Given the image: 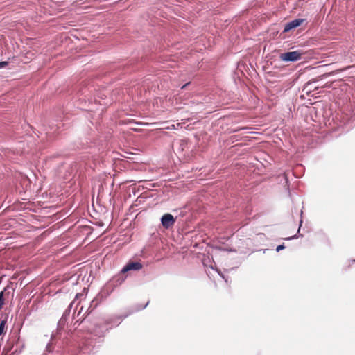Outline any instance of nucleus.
I'll return each instance as SVG.
<instances>
[{"label": "nucleus", "mask_w": 355, "mask_h": 355, "mask_svg": "<svg viewBox=\"0 0 355 355\" xmlns=\"http://www.w3.org/2000/svg\"><path fill=\"white\" fill-rule=\"evenodd\" d=\"M162 225L166 229L172 227L175 223V218L171 214H165L161 219Z\"/></svg>", "instance_id": "2"}, {"label": "nucleus", "mask_w": 355, "mask_h": 355, "mask_svg": "<svg viewBox=\"0 0 355 355\" xmlns=\"http://www.w3.org/2000/svg\"><path fill=\"white\" fill-rule=\"evenodd\" d=\"M90 313V311H89V309H87L83 314L82 317H81V319H82V321L86 318V316Z\"/></svg>", "instance_id": "9"}, {"label": "nucleus", "mask_w": 355, "mask_h": 355, "mask_svg": "<svg viewBox=\"0 0 355 355\" xmlns=\"http://www.w3.org/2000/svg\"><path fill=\"white\" fill-rule=\"evenodd\" d=\"M302 53L298 51H289L280 55V59L284 62H295L302 58Z\"/></svg>", "instance_id": "1"}, {"label": "nucleus", "mask_w": 355, "mask_h": 355, "mask_svg": "<svg viewBox=\"0 0 355 355\" xmlns=\"http://www.w3.org/2000/svg\"><path fill=\"white\" fill-rule=\"evenodd\" d=\"M6 62H0V65H1V66L6 65Z\"/></svg>", "instance_id": "12"}, {"label": "nucleus", "mask_w": 355, "mask_h": 355, "mask_svg": "<svg viewBox=\"0 0 355 355\" xmlns=\"http://www.w3.org/2000/svg\"><path fill=\"white\" fill-rule=\"evenodd\" d=\"M6 320H2L0 323V336L4 334L6 329Z\"/></svg>", "instance_id": "7"}, {"label": "nucleus", "mask_w": 355, "mask_h": 355, "mask_svg": "<svg viewBox=\"0 0 355 355\" xmlns=\"http://www.w3.org/2000/svg\"><path fill=\"white\" fill-rule=\"evenodd\" d=\"M143 266L140 262H129L121 270L122 273H125L130 270H139Z\"/></svg>", "instance_id": "3"}, {"label": "nucleus", "mask_w": 355, "mask_h": 355, "mask_svg": "<svg viewBox=\"0 0 355 355\" xmlns=\"http://www.w3.org/2000/svg\"><path fill=\"white\" fill-rule=\"evenodd\" d=\"M332 73H328L322 74V75H321V76H320L317 77L316 78L313 79L311 81H309V82L308 83V85L311 84L312 82H313V83H314V82H316V81H318V80H321V79H322V78H323L327 77V76H329L331 75Z\"/></svg>", "instance_id": "6"}, {"label": "nucleus", "mask_w": 355, "mask_h": 355, "mask_svg": "<svg viewBox=\"0 0 355 355\" xmlns=\"http://www.w3.org/2000/svg\"><path fill=\"white\" fill-rule=\"evenodd\" d=\"M304 19H296L291 21V22L286 24L284 32H288L293 28L300 26L304 22Z\"/></svg>", "instance_id": "4"}, {"label": "nucleus", "mask_w": 355, "mask_h": 355, "mask_svg": "<svg viewBox=\"0 0 355 355\" xmlns=\"http://www.w3.org/2000/svg\"><path fill=\"white\" fill-rule=\"evenodd\" d=\"M4 304L3 292L0 293V310L2 309Z\"/></svg>", "instance_id": "8"}, {"label": "nucleus", "mask_w": 355, "mask_h": 355, "mask_svg": "<svg viewBox=\"0 0 355 355\" xmlns=\"http://www.w3.org/2000/svg\"><path fill=\"white\" fill-rule=\"evenodd\" d=\"M83 312H84L83 307L81 306L80 309L79 310L78 313V316H79Z\"/></svg>", "instance_id": "11"}, {"label": "nucleus", "mask_w": 355, "mask_h": 355, "mask_svg": "<svg viewBox=\"0 0 355 355\" xmlns=\"http://www.w3.org/2000/svg\"><path fill=\"white\" fill-rule=\"evenodd\" d=\"M285 248L284 245H279L277 247V252H279L281 250H283Z\"/></svg>", "instance_id": "10"}, {"label": "nucleus", "mask_w": 355, "mask_h": 355, "mask_svg": "<svg viewBox=\"0 0 355 355\" xmlns=\"http://www.w3.org/2000/svg\"><path fill=\"white\" fill-rule=\"evenodd\" d=\"M187 84H185L184 85L182 86V89L185 88L187 87Z\"/></svg>", "instance_id": "13"}, {"label": "nucleus", "mask_w": 355, "mask_h": 355, "mask_svg": "<svg viewBox=\"0 0 355 355\" xmlns=\"http://www.w3.org/2000/svg\"><path fill=\"white\" fill-rule=\"evenodd\" d=\"M126 279V276L125 273H122L121 271L120 273L117 274L111 279V282L114 286H120Z\"/></svg>", "instance_id": "5"}]
</instances>
